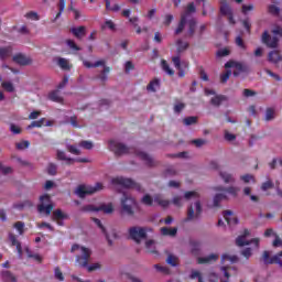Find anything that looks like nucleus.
I'll return each instance as SVG.
<instances>
[{
  "label": "nucleus",
  "instance_id": "obj_1",
  "mask_svg": "<svg viewBox=\"0 0 282 282\" xmlns=\"http://www.w3.org/2000/svg\"><path fill=\"white\" fill-rule=\"evenodd\" d=\"M109 149L113 151L115 155H124L127 153H134V155H137V158H140V160H142V162L147 164V166H155L156 164L155 160H153V158H151V155H149L148 153L138 151L135 150V148H129L120 142L110 141Z\"/></svg>",
  "mask_w": 282,
  "mask_h": 282
},
{
  "label": "nucleus",
  "instance_id": "obj_2",
  "mask_svg": "<svg viewBox=\"0 0 282 282\" xmlns=\"http://www.w3.org/2000/svg\"><path fill=\"white\" fill-rule=\"evenodd\" d=\"M184 198L188 202L191 199H197L194 204L187 207V216L185 221H197L202 217V202H199V193L192 191L184 194Z\"/></svg>",
  "mask_w": 282,
  "mask_h": 282
},
{
  "label": "nucleus",
  "instance_id": "obj_3",
  "mask_svg": "<svg viewBox=\"0 0 282 282\" xmlns=\"http://www.w3.org/2000/svg\"><path fill=\"white\" fill-rule=\"evenodd\" d=\"M70 252L75 254V263L78 268H87V264L91 261V249L87 247L73 245Z\"/></svg>",
  "mask_w": 282,
  "mask_h": 282
},
{
  "label": "nucleus",
  "instance_id": "obj_4",
  "mask_svg": "<svg viewBox=\"0 0 282 282\" xmlns=\"http://www.w3.org/2000/svg\"><path fill=\"white\" fill-rule=\"evenodd\" d=\"M121 213L128 215V217H133L135 215V208H138V202L135 198L127 193H123L121 199Z\"/></svg>",
  "mask_w": 282,
  "mask_h": 282
},
{
  "label": "nucleus",
  "instance_id": "obj_5",
  "mask_svg": "<svg viewBox=\"0 0 282 282\" xmlns=\"http://www.w3.org/2000/svg\"><path fill=\"white\" fill-rule=\"evenodd\" d=\"M112 184L119 193H122L121 188H134V191H142L140 183H135L131 178H113Z\"/></svg>",
  "mask_w": 282,
  "mask_h": 282
},
{
  "label": "nucleus",
  "instance_id": "obj_6",
  "mask_svg": "<svg viewBox=\"0 0 282 282\" xmlns=\"http://www.w3.org/2000/svg\"><path fill=\"white\" fill-rule=\"evenodd\" d=\"M129 237L135 243H141L142 239H147V232H151V228L141 227V226H133L128 229Z\"/></svg>",
  "mask_w": 282,
  "mask_h": 282
},
{
  "label": "nucleus",
  "instance_id": "obj_7",
  "mask_svg": "<svg viewBox=\"0 0 282 282\" xmlns=\"http://www.w3.org/2000/svg\"><path fill=\"white\" fill-rule=\"evenodd\" d=\"M104 186L102 183H97L96 185H79L75 193L78 195V197H87V195H94V193H99V191H102Z\"/></svg>",
  "mask_w": 282,
  "mask_h": 282
},
{
  "label": "nucleus",
  "instance_id": "obj_8",
  "mask_svg": "<svg viewBox=\"0 0 282 282\" xmlns=\"http://www.w3.org/2000/svg\"><path fill=\"white\" fill-rule=\"evenodd\" d=\"M40 204L37 206L39 213L41 215H45L46 217H50L52 210L54 209V204H52V200L50 199V195H43L40 197Z\"/></svg>",
  "mask_w": 282,
  "mask_h": 282
},
{
  "label": "nucleus",
  "instance_id": "obj_9",
  "mask_svg": "<svg viewBox=\"0 0 282 282\" xmlns=\"http://www.w3.org/2000/svg\"><path fill=\"white\" fill-rule=\"evenodd\" d=\"M230 67L235 68L234 76H239V74L250 73V66H248V64L242 62L229 61L225 64V68L230 69Z\"/></svg>",
  "mask_w": 282,
  "mask_h": 282
},
{
  "label": "nucleus",
  "instance_id": "obj_10",
  "mask_svg": "<svg viewBox=\"0 0 282 282\" xmlns=\"http://www.w3.org/2000/svg\"><path fill=\"white\" fill-rule=\"evenodd\" d=\"M82 210L84 213H98L99 210H102L106 215H111V213H113V203L101 204L98 207L94 205H86Z\"/></svg>",
  "mask_w": 282,
  "mask_h": 282
},
{
  "label": "nucleus",
  "instance_id": "obj_11",
  "mask_svg": "<svg viewBox=\"0 0 282 282\" xmlns=\"http://www.w3.org/2000/svg\"><path fill=\"white\" fill-rule=\"evenodd\" d=\"M248 237H250V231L248 229H245L243 235L239 236L236 239V245L241 248L243 246H250V243H254L256 248H259V243L261 240L259 238L247 240Z\"/></svg>",
  "mask_w": 282,
  "mask_h": 282
},
{
  "label": "nucleus",
  "instance_id": "obj_12",
  "mask_svg": "<svg viewBox=\"0 0 282 282\" xmlns=\"http://www.w3.org/2000/svg\"><path fill=\"white\" fill-rule=\"evenodd\" d=\"M262 43H264V45H267V47H271L272 50L279 47V37L270 36V33H268V31H264L262 34Z\"/></svg>",
  "mask_w": 282,
  "mask_h": 282
},
{
  "label": "nucleus",
  "instance_id": "obj_13",
  "mask_svg": "<svg viewBox=\"0 0 282 282\" xmlns=\"http://www.w3.org/2000/svg\"><path fill=\"white\" fill-rule=\"evenodd\" d=\"M282 251H280L278 254L270 258V251H264L262 254L263 262L268 264L278 263V265H282L281 261Z\"/></svg>",
  "mask_w": 282,
  "mask_h": 282
},
{
  "label": "nucleus",
  "instance_id": "obj_14",
  "mask_svg": "<svg viewBox=\"0 0 282 282\" xmlns=\"http://www.w3.org/2000/svg\"><path fill=\"white\" fill-rule=\"evenodd\" d=\"M13 63H17V65H21L23 67L28 66V65H32V58L28 57L25 54L23 53H18L13 56L12 58Z\"/></svg>",
  "mask_w": 282,
  "mask_h": 282
},
{
  "label": "nucleus",
  "instance_id": "obj_15",
  "mask_svg": "<svg viewBox=\"0 0 282 282\" xmlns=\"http://www.w3.org/2000/svg\"><path fill=\"white\" fill-rule=\"evenodd\" d=\"M70 34L75 36V39H78V41H83L85 36H87V26L80 25L76 28H70L69 29Z\"/></svg>",
  "mask_w": 282,
  "mask_h": 282
},
{
  "label": "nucleus",
  "instance_id": "obj_16",
  "mask_svg": "<svg viewBox=\"0 0 282 282\" xmlns=\"http://www.w3.org/2000/svg\"><path fill=\"white\" fill-rule=\"evenodd\" d=\"M9 241H10L11 246H15L18 254L21 259L23 257V248L21 247V241H19V239H17V235L9 232Z\"/></svg>",
  "mask_w": 282,
  "mask_h": 282
},
{
  "label": "nucleus",
  "instance_id": "obj_17",
  "mask_svg": "<svg viewBox=\"0 0 282 282\" xmlns=\"http://www.w3.org/2000/svg\"><path fill=\"white\" fill-rule=\"evenodd\" d=\"M52 124H54V122L52 121H46L45 122V118H41L40 120L37 121H32L28 127L26 129H41V127H52Z\"/></svg>",
  "mask_w": 282,
  "mask_h": 282
},
{
  "label": "nucleus",
  "instance_id": "obj_18",
  "mask_svg": "<svg viewBox=\"0 0 282 282\" xmlns=\"http://www.w3.org/2000/svg\"><path fill=\"white\" fill-rule=\"evenodd\" d=\"M56 160H58L59 162H66L68 166H70L75 162L74 159L67 156V153H65V151L62 150L56 151Z\"/></svg>",
  "mask_w": 282,
  "mask_h": 282
},
{
  "label": "nucleus",
  "instance_id": "obj_19",
  "mask_svg": "<svg viewBox=\"0 0 282 282\" xmlns=\"http://www.w3.org/2000/svg\"><path fill=\"white\" fill-rule=\"evenodd\" d=\"M217 259H219V254H217V253H212V254H209V256H205V257H199V258H197V263H198V264L215 263V261H217Z\"/></svg>",
  "mask_w": 282,
  "mask_h": 282
},
{
  "label": "nucleus",
  "instance_id": "obj_20",
  "mask_svg": "<svg viewBox=\"0 0 282 282\" xmlns=\"http://www.w3.org/2000/svg\"><path fill=\"white\" fill-rule=\"evenodd\" d=\"M187 36L189 39H193V36H195V30L197 29V20H195V18H192L191 20L187 21Z\"/></svg>",
  "mask_w": 282,
  "mask_h": 282
},
{
  "label": "nucleus",
  "instance_id": "obj_21",
  "mask_svg": "<svg viewBox=\"0 0 282 282\" xmlns=\"http://www.w3.org/2000/svg\"><path fill=\"white\" fill-rule=\"evenodd\" d=\"M63 219H67V214L63 213L61 209L53 212V221H57L58 226H63Z\"/></svg>",
  "mask_w": 282,
  "mask_h": 282
},
{
  "label": "nucleus",
  "instance_id": "obj_22",
  "mask_svg": "<svg viewBox=\"0 0 282 282\" xmlns=\"http://www.w3.org/2000/svg\"><path fill=\"white\" fill-rule=\"evenodd\" d=\"M154 203L161 206V208H169V206H171V200L165 199L160 194L154 195Z\"/></svg>",
  "mask_w": 282,
  "mask_h": 282
},
{
  "label": "nucleus",
  "instance_id": "obj_23",
  "mask_svg": "<svg viewBox=\"0 0 282 282\" xmlns=\"http://www.w3.org/2000/svg\"><path fill=\"white\" fill-rule=\"evenodd\" d=\"M268 61L269 63H273L274 65H276V63H281L282 61L281 53L279 51H271L269 53Z\"/></svg>",
  "mask_w": 282,
  "mask_h": 282
},
{
  "label": "nucleus",
  "instance_id": "obj_24",
  "mask_svg": "<svg viewBox=\"0 0 282 282\" xmlns=\"http://www.w3.org/2000/svg\"><path fill=\"white\" fill-rule=\"evenodd\" d=\"M188 47H191V44L188 42H184L182 39H178L176 41L177 54H182V53L186 52V50H188Z\"/></svg>",
  "mask_w": 282,
  "mask_h": 282
},
{
  "label": "nucleus",
  "instance_id": "obj_25",
  "mask_svg": "<svg viewBox=\"0 0 282 282\" xmlns=\"http://www.w3.org/2000/svg\"><path fill=\"white\" fill-rule=\"evenodd\" d=\"M232 13V8H230V4H228V1L221 0L220 1V14L223 17H228V14Z\"/></svg>",
  "mask_w": 282,
  "mask_h": 282
},
{
  "label": "nucleus",
  "instance_id": "obj_26",
  "mask_svg": "<svg viewBox=\"0 0 282 282\" xmlns=\"http://www.w3.org/2000/svg\"><path fill=\"white\" fill-rule=\"evenodd\" d=\"M226 100H228V97L226 95H216L210 99V105H213L214 107H220L221 102H225Z\"/></svg>",
  "mask_w": 282,
  "mask_h": 282
},
{
  "label": "nucleus",
  "instance_id": "obj_27",
  "mask_svg": "<svg viewBox=\"0 0 282 282\" xmlns=\"http://www.w3.org/2000/svg\"><path fill=\"white\" fill-rule=\"evenodd\" d=\"M12 56V46L0 47V61H6Z\"/></svg>",
  "mask_w": 282,
  "mask_h": 282
},
{
  "label": "nucleus",
  "instance_id": "obj_28",
  "mask_svg": "<svg viewBox=\"0 0 282 282\" xmlns=\"http://www.w3.org/2000/svg\"><path fill=\"white\" fill-rule=\"evenodd\" d=\"M186 22H187L186 15H181L178 25H177L176 30L174 31V34L176 36L184 32V28H186Z\"/></svg>",
  "mask_w": 282,
  "mask_h": 282
},
{
  "label": "nucleus",
  "instance_id": "obj_29",
  "mask_svg": "<svg viewBox=\"0 0 282 282\" xmlns=\"http://www.w3.org/2000/svg\"><path fill=\"white\" fill-rule=\"evenodd\" d=\"M224 218L229 226H232V224L238 223L237 217H235V215H232V210H225Z\"/></svg>",
  "mask_w": 282,
  "mask_h": 282
},
{
  "label": "nucleus",
  "instance_id": "obj_30",
  "mask_svg": "<svg viewBox=\"0 0 282 282\" xmlns=\"http://www.w3.org/2000/svg\"><path fill=\"white\" fill-rule=\"evenodd\" d=\"M160 232L163 237H175V235H177V228L162 227Z\"/></svg>",
  "mask_w": 282,
  "mask_h": 282
},
{
  "label": "nucleus",
  "instance_id": "obj_31",
  "mask_svg": "<svg viewBox=\"0 0 282 282\" xmlns=\"http://www.w3.org/2000/svg\"><path fill=\"white\" fill-rule=\"evenodd\" d=\"M144 246L148 252L152 254L156 252L155 248L158 246V242H155V240L147 239Z\"/></svg>",
  "mask_w": 282,
  "mask_h": 282
},
{
  "label": "nucleus",
  "instance_id": "obj_32",
  "mask_svg": "<svg viewBox=\"0 0 282 282\" xmlns=\"http://www.w3.org/2000/svg\"><path fill=\"white\" fill-rule=\"evenodd\" d=\"M46 173L47 175H51L52 177L56 176L58 173V165L56 163H48L46 166Z\"/></svg>",
  "mask_w": 282,
  "mask_h": 282
},
{
  "label": "nucleus",
  "instance_id": "obj_33",
  "mask_svg": "<svg viewBox=\"0 0 282 282\" xmlns=\"http://www.w3.org/2000/svg\"><path fill=\"white\" fill-rule=\"evenodd\" d=\"M84 66H86L88 69H91L94 67H105L106 62L105 59H99L97 62H95L94 64L88 62V61H84L83 62Z\"/></svg>",
  "mask_w": 282,
  "mask_h": 282
},
{
  "label": "nucleus",
  "instance_id": "obj_34",
  "mask_svg": "<svg viewBox=\"0 0 282 282\" xmlns=\"http://www.w3.org/2000/svg\"><path fill=\"white\" fill-rule=\"evenodd\" d=\"M189 279H192L193 281L197 279L198 282H206V280L204 279V274H202L199 270L195 269L191 271Z\"/></svg>",
  "mask_w": 282,
  "mask_h": 282
},
{
  "label": "nucleus",
  "instance_id": "obj_35",
  "mask_svg": "<svg viewBox=\"0 0 282 282\" xmlns=\"http://www.w3.org/2000/svg\"><path fill=\"white\" fill-rule=\"evenodd\" d=\"M161 67H162L163 72H165V74H167L169 76H175V70H173V68H171V66L169 65V62H166V59L161 61Z\"/></svg>",
  "mask_w": 282,
  "mask_h": 282
},
{
  "label": "nucleus",
  "instance_id": "obj_36",
  "mask_svg": "<svg viewBox=\"0 0 282 282\" xmlns=\"http://www.w3.org/2000/svg\"><path fill=\"white\" fill-rule=\"evenodd\" d=\"M224 199H228V197L226 196V194H216L214 196L213 199V206L214 208H219V204H221V202H224Z\"/></svg>",
  "mask_w": 282,
  "mask_h": 282
},
{
  "label": "nucleus",
  "instance_id": "obj_37",
  "mask_svg": "<svg viewBox=\"0 0 282 282\" xmlns=\"http://www.w3.org/2000/svg\"><path fill=\"white\" fill-rule=\"evenodd\" d=\"M275 117H276V110L274 108H267L265 116H264L265 122H270L274 120Z\"/></svg>",
  "mask_w": 282,
  "mask_h": 282
},
{
  "label": "nucleus",
  "instance_id": "obj_38",
  "mask_svg": "<svg viewBox=\"0 0 282 282\" xmlns=\"http://www.w3.org/2000/svg\"><path fill=\"white\" fill-rule=\"evenodd\" d=\"M227 261H229V263H237V261H239V258L237 256L223 254L221 257L223 265H226Z\"/></svg>",
  "mask_w": 282,
  "mask_h": 282
},
{
  "label": "nucleus",
  "instance_id": "obj_39",
  "mask_svg": "<svg viewBox=\"0 0 282 282\" xmlns=\"http://www.w3.org/2000/svg\"><path fill=\"white\" fill-rule=\"evenodd\" d=\"M109 72H111V68H110L109 66L104 65V69L101 70V74L98 75L97 78H98L101 83H107V80H108L107 74H109Z\"/></svg>",
  "mask_w": 282,
  "mask_h": 282
},
{
  "label": "nucleus",
  "instance_id": "obj_40",
  "mask_svg": "<svg viewBox=\"0 0 282 282\" xmlns=\"http://www.w3.org/2000/svg\"><path fill=\"white\" fill-rule=\"evenodd\" d=\"M166 263L169 265H172V268H177V265L180 264V258H177L176 256L170 253L167 256Z\"/></svg>",
  "mask_w": 282,
  "mask_h": 282
},
{
  "label": "nucleus",
  "instance_id": "obj_41",
  "mask_svg": "<svg viewBox=\"0 0 282 282\" xmlns=\"http://www.w3.org/2000/svg\"><path fill=\"white\" fill-rule=\"evenodd\" d=\"M58 89L57 90H53L48 94V98L50 100H52L53 102H59V104H63V97H61L58 95Z\"/></svg>",
  "mask_w": 282,
  "mask_h": 282
},
{
  "label": "nucleus",
  "instance_id": "obj_42",
  "mask_svg": "<svg viewBox=\"0 0 282 282\" xmlns=\"http://www.w3.org/2000/svg\"><path fill=\"white\" fill-rule=\"evenodd\" d=\"M214 189H216V191H221V192H226V193H229V195H235V196H236V195L239 193V191H240L239 187L224 188V187H221V186L215 187Z\"/></svg>",
  "mask_w": 282,
  "mask_h": 282
},
{
  "label": "nucleus",
  "instance_id": "obj_43",
  "mask_svg": "<svg viewBox=\"0 0 282 282\" xmlns=\"http://www.w3.org/2000/svg\"><path fill=\"white\" fill-rule=\"evenodd\" d=\"M57 65L58 67H61V69H66V70L72 69V67L69 66V61H67L64 57L58 58Z\"/></svg>",
  "mask_w": 282,
  "mask_h": 282
},
{
  "label": "nucleus",
  "instance_id": "obj_44",
  "mask_svg": "<svg viewBox=\"0 0 282 282\" xmlns=\"http://www.w3.org/2000/svg\"><path fill=\"white\" fill-rule=\"evenodd\" d=\"M2 279L6 282H17V276H14L10 271H3Z\"/></svg>",
  "mask_w": 282,
  "mask_h": 282
},
{
  "label": "nucleus",
  "instance_id": "obj_45",
  "mask_svg": "<svg viewBox=\"0 0 282 282\" xmlns=\"http://www.w3.org/2000/svg\"><path fill=\"white\" fill-rule=\"evenodd\" d=\"M276 166H282V158H274L269 162V169H271V171H274Z\"/></svg>",
  "mask_w": 282,
  "mask_h": 282
},
{
  "label": "nucleus",
  "instance_id": "obj_46",
  "mask_svg": "<svg viewBox=\"0 0 282 282\" xmlns=\"http://www.w3.org/2000/svg\"><path fill=\"white\" fill-rule=\"evenodd\" d=\"M14 170L12 169V166H6L3 163L0 162V173L2 175H11V173H13Z\"/></svg>",
  "mask_w": 282,
  "mask_h": 282
},
{
  "label": "nucleus",
  "instance_id": "obj_47",
  "mask_svg": "<svg viewBox=\"0 0 282 282\" xmlns=\"http://www.w3.org/2000/svg\"><path fill=\"white\" fill-rule=\"evenodd\" d=\"M15 149H18V151H24V149H30V141L23 140L15 143Z\"/></svg>",
  "mask_w": 282,
  "mask_h": 282
},
{
  "label": "nucleus",
  "instance_id": "obj_48",
  "mask_svg": "<svg viewBox=\"0 0 282 282\" xmlns=\"http://www.w3.org/2000/svg\"><path fill=\"white\" fill-rule=\"evenodd\" d=\"M153 202H155L154 198H152L151 195L145 194L142 198H141V203L144 204V206H153Z\"/></svg>",
  "mask_w": 282,
  "mask_h": 282
},
{
  "label": "nucleus",
  "instance_id": "obj_49",
  "mask_svg": "<svg viewBox=\"0 0 282 282\" xmlns=\"http://www.w3.org/2000/svg\"><path fill=\"white\" fill-rule=\"evenodd\" d=\"M13 228H15L19 235H23V232H25V223L17 221L15 224H13Z\"/></svg>",
  "mask_w": 282,
  "mask_h": 282
},
{
  "label": "nucleus",
  "instance_id": "obj_50",
  "mask_svg": "<svg viewBox=\"0 0 282 282\" xmlns=\"http://www.w3.org/2000/svg\"><path fill=\"white\" fill-rule=\"evenodd\" d=\"M82 268H86L87 272H96V270H100V268H102V264H100L99 262H95L93 264H87V267Z\"/></svg>",
  "mask_w": 282,
  "mask_h": 282
},
{
  "label": "nucleus",
  "instance_id": "obj_51",
  "mask_svg": "<svg viewBox=\"0 0 282 282\" xmlns=\"http://www.w3.org/2000/svg\"><path fill=\"white\" fill-rule=\"evenodd\" d=\"M66 45L73 52H80V46L76 45V42L74 40H66Z\"/></svg>",
  "mask_w": 282,
  "mask_h": 282
},
{
  "label": "nucleus",
  "instance_id": "obj_52",
  "mask_svg": "<svg viewBox=\"0 0 282 282\" xmlns=\"http://www.w3.org/2000/svg\"><path fill=\"white\" fill-rule=\"evenodd\" d=\"M269 14H273L274 17H279L281 14V9L274 4H270L268 7Z\"/></svg>",
  "mask_w": 282,
  "mask_h": 282
},
{
  "label": "nucleus",
  "instance_id": "obj_53",
  "mask_svg": "<svg viewBox=\"0 0 282 282\" xmlns=\"http://www.w3.org/2000/svg\"><path fill=\"white\" fill-rule=\"evenodd\" d=\"M154 268L156 272H160L161 274H171V269H169V267L154 264Z\"/></svg>",
  "mask_w": 282,
  "mask_h": 282
},
{
  "label": "nucleus",
  "instance_id": "obj_54",
  "mask_svg": "<svg viewBox=\"0 0 282 282\" xmlns=\"http://www.w3.org/2000/svg\"><path fill=\"white\" fill-rule=\"evenodd\" d=\"M172 204L177 208H182V206H184V198L182 196H174Z\"/></svg>",
  "mask_w": 282,
  "mask_h": 282
},
{
  "label": "nucleus",
  "instance_id": "obj_55",
  "mask_svg": "<svg viewBox=\"0 0 282 282\" xmlns=\"http://www.w3.org/2000/svg\"><path fill=\"white\" fill-rule=\"evenodd\" d=\"M185 127H191V124H197V117H186L183 119Z\"/></svg>",
  "mask_w": 282,
  "mask_h": 282
},
{
  "label": "nucleus",
  "instance_id": "obj_56",
  "mask_svg": "<svg viewBox=\"0 0 282 282\" xmlns=\"http://www.w3.org/2000/svg\"><path fill=\"white\" fill-rule=\"evenodd\" d=\"M155 87H160V79L150 82L147 86L148 91H155Z\"/></svg>",
  "mask_w": 282,
  "mask_h": 282
},
{
  "label": "nucleus",
  "instance_id": "obj_57",
  "mask_svg": "<svg viewBox=\"0 0 282 282\" xmlns=\"http://www.w3.org/2000/svg\"><path fill=\"white\" fill-rule=\"evenodd\" d=\"M195 12H197V9L195 8V3L191 2L187 4L186 11L183 15H185L187 18L188 14H193Z\"/></svg>",
  "mask_w": 282,
  "mask_h": 282
},
{
  "label": "nucleus",
  "instance_id": "obj_58",
  "mask_svg": "<svg viewBox=\"0 0 282 282\" xmlns=\"http://www.w3.org/2000/svg\"><path fill=\"white\" fill-rule=\"evenodd\" d=\"M10 131L13 133V135H19V134L23 133V129H21V127L17 126L14 123L10 124Z\"/></svg>",
  "mask_w": 282,
  "mask_h": 282
},
{
  "label": "nucleus",
  "instance_id": "obj_59",
  "mask_svg": "<svg viewBox=\"0 0 282 282\" xmlns=\"http://www.w3.org/2000/svg\"><path fill=\"white\" fill-rule=\"evenodd\" d=\"M105 1H106V10H111L112 12H120L119 4H115L113 7H111L110 0H105Z\"/></svg>",
  "mask_w": 282,
  "mask_h": 282
},
{
  "label": "nucleus",
  "instance_id": "obj_60",
  "mask_svg": "<svg viewBox=\"0 0 282 282\" xmlns=\"http://www.w3.org/2000/svg\"><path fill=\"white\" fill-rule=\"evenodd\" d=\"M66 149H67L68 153H72V155H80V150L77 149L76 145L68 144V145H66Z\"/></svg>",
  "mask_w": 282,
  "mask_h": 282
},
{
  "label": "nucleus",
  "instance_id": "obj_61",
  "mask_svg": "<svg viewBox=\"0 0 282 282\" xmlns=\"http://www.w3.org/2000/svg\"><path fill=\"white\" fill-rule=\"evenodd\" d=\"M26 19H31V21H39L41 17L35 11H30L25 14Z\"/></svg>",
  "mask_w": 282,
  "mask_h": 282
},
{
  "label": "nucleus",
  "instance_id": "obj_62",
  "mask_svg": "<svg viewBox=\"0 0 282 282\" xmlns=\"http://www.w3.org/2000/svg\"><path fill=\"white\" fill-rule=\"evenodd\" d=\"M2 87L6 91H9V94H12V91H14V85L10 82H3Z\"/></svg>",
  "mask_w": 282,
  "mask_h": 282
},
{
  "label": "nucleus",
  "instance_id": "obj_63",
  "mask_svg": "<svg viewBox=\"0 0 282 282\" xmlns=\"http://www.w3.org/2000/svg\"><path fill=\"white\" fill-rule=\"evenodd\" d=\"M79 147L86 149L87 151H91V149H94V143L91 141H82L79 142Z\"/></svg>",
  "mask_w": 282,
  "mask_h": 282
},
{
  "label": "nucleus",
  "instance_id": "obj_64",
  "mask_svg": "<svg viewBox=\"0 0 282 282\" xmlns=\"http://www.w3.org/2000/svg\"><path fill=\"white\" fill-rule=\"evenodd\" d=\"M186 109V104L184 102H178L174 106V113H182Z\"/></svg>",
  "mask_w": 282,
  "mask_h": 282
}]
</instances>
